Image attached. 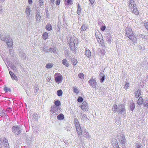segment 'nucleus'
Returning <instances> with one entry per match:
<instances>
[{
  "label": "nucleus",
  "instance_id": "f257e3e1",
  "mask_svg": "<svg viewBox=\"0 0 148 148\" xmlns=\"http://www.w3.org/2000/svg\"><path fill=\"white\" fill-rule=\"evenodd\" d=\"M125 30L126 34L128 38L133 42L135 43L136 40V38L134 34L130 27H128L126 28Z\"/></svg>",
  "mask_w": 148,
  "mask_h": 148
},
{
  "label": "nucleus",
  "instance_id": "f03ea898",
  "mask_svg": "<svg viewBox=\"0 0 148 148\" xmlns=\"http://www.w3.org/2000/svg\"><path fill=\"white\" fill-rule=\"evenodd\" d=\"M0 39L5 42L8 47L12 46L13 45L12 39L8 36H3L2 34H0Z\"/></svg>",
  "mask_w": 148,
  "mask_h": 148
},
{
  "label": "nucleus",
  "instance_id": "7ed1b4c3",
  "mask_svg": "<svg viewBox=\"0 0 148 148\" xmlns=\"http://www.w3.org/2000/svg\"><path fill=\"white\" fill-rule=\"evenodd\" d=\"M60 108L59 106H53L50 109V111L54 115H57L60 112Z\"/></svg>",
  "mask_w": 148,
  "mask_h": 148
},
{
  "label": "nucleus",
  "instance_id": "20e7f679",
  "mask_svg": "<svg viewBox=\"0 0 148 148\" xmlns=\"http://www.w3.org/2000/svg\"><path fill=\"white\" fill-rule=\"evenodd\" d=\"M3 144L4 148H10L8 140L5 138L3 140H0V148H3L2 146Z\"/></svg>",
  "mask_w": 148,
  "mask_h": 148
},
{
  "label": "nucleus",
  "instance_id": "39448f33",
  "mask_svg": "<svg viewBox=\"0 0 148 148\" xmlns=\"http://www.w3.org/2000/svg\"><path fill=\"white\" fill-rule=\"evenodd\" d=\"M55 80L56 82L59 84L61 83L62 80V77L61 74L59 73H56L54 75Z\"/></svg>",
  "mask_w": 148,
  "mask_h": 148
},
{
  "label": "nucleus",
  "instance_id": "423d86ee",
  "mask_svg": "<svg viewBox=\"0 0 148 148\" xmlns=\"http://www.w3.org/2000/svg\"><path fill=\"white\" fill-rule=\"evenodd\" d=\"M77 41V39H75L72 38L70 39L69 45L70 48L73 51H74L75 49V42L76 43Z\"/></svg>",
  "mask_w": 148,
  "mask_h": 148
},
{
  "label": "nucleus",
  "instance_id": "0eeeda50",
  "mask_svg": "<svg viewBox=\"0 0 148 148\" xmlns=\"http://www.w3.org/2000/svg\"><path fill=\"white\" fill-rule=\"evenodd\" d=\"M74 121L75 126V127L77 133L78 134H81L80 131L82 129L81 128L78 121L77 119H75Z\"/></svg>",
  "mask_w": 148,
  "mask_h": 148
},
{
  "label": "nucleus",
  "instance_id": "6e6552de",
  "mask_svg": "<svg viewBox=\"0 0 148 148\" xmlns=\"http://www.w3.org/2000/svg\"><path fill=\"white\" fill-rule=\"evenodd\" d=\"M80 134H78L79 135H82V136L86 138H90V136L89 135L88 133L86 131V129H82L81 131Z\"/></svg>",
  "mask_w": 148,
  "mask_h": 148
},
{
  "label": "nucleus",
  "instance_id": "1a4fd4ad",
  "mask_svg": "<svg viewBox=\"0 0 148 148\" xmlns=\"http://www.w3.org/2000/svg\"><path fill=\"white\" fill-rule=\"evenodd\" d=\"M21 130V128L17 126H13L12 128V132L16 135L20 133Z\"/></svg>",
  "mask_w": 148,
  "mask_h": 148
},
{
  "label": "nucleus",
  "instance_id": "9d476101",
  "mask_svg": "<svg viewBox=\"0 0 148 148\" xmlns=\"http://www.w3.org/2000/svg\"><path fill=\"white\" fill-rule=\"evenodd\" d=\"M119 138L120 139L119 140V141L122 145V147L123 148H125V144L126 142V140L125 139L124 135L123 134H121Z\"/></svg>",
  "mask_w": 148,
  "mask_h": 148
},
{
  "label": "nucleus",
  "instance_id": "9b49d317",
  "mask_svg": "<svg viewBox=\"0 0 148 148\" xmlns=\"http://www.w3.org/2000/svg\"><path fill=\"white\" fill-rule=\"evenodd\" d=\"M36 22L37 23H39L41 21V16L40 15V12L36 11L35 13Z\"/></svg>",
  "mask_w": 148,
  "mask_h": 148
},
{
  "label": "nucleus",
  "instance_id": "f8f14e48",
  "mask_svg": "<svg viewBox=\"0 0 148 148\" xmlns=\"http://www.w3.org/2000/svg\"><path fill=\"white\" fill-rule=\"evenodd\" d=\"M81 108L83 111H88V107L87 103L85 101L83 102L82 103Z\"/></svg>",
  "mask_w": 148,
  "mask_h": 148
},
{
  "label": "nucleus",
  "instance_id": "ddd939ff",
  "mask_svg": "<svg viewBox=\"0 0 148 148\" xmlns=\"http://www.w3.org/2000/svg\"><path fill=\"white\" fill-rule=\"evenodd\" d=\"M89 82L90 85L92 88H95L96 87V85H97V84L96 80L93 79H91L89 80Z\"/></svg>",
  "mask_w": 148,
  "mask_h": 148
},
{
  "label": "nucleus",
  "instance_id": "4468645a",
  "mask_svg": "<svg viewBox=\"0 0 148 148\" xmlns=\"http://www.w3.org/2000/svg\"><path fill=\"white\" fill-rule=\"evenodd\" d=\"M19 56L22 58L23 59H27V56L24 53V51L22 49H20L19 51Z\"/></svg>",
  "mask_w": 148,
  "mask_h": 148
},
{
  "label": "nucleus",
  "instance_id": "2eb2a0df",
  "mask_svg": "<svg viewBox=\"0 0 148 148\" xmlns=\"http://www.w3.org/2000/svg\"><path fill=\"white\" fill-rule=\"evenodd\" d=\"M31 10L30 8L29 7H27L25 9V16L27 18H29L30 15V13Z\"/></svg>",
  "mask_w": 148,
  "mask_h": 148
},
{
  "label": "nucleus",
  "instance_id": "dca6fc26",
  "mask_svg": "<svg viewBox=\"0 0 148 148\" xmlns=\"http://www.w3.org/2000/svg\"><path fill=\"white\" fill-rule=\"evenodd\" d=\"M85 54L86 56L89 58H92L91 53L90 51L86 49L85 51Z\"/></svg>",
  "mask_w": 148,
  "mask_h": 148
},
{
  "label": "nucleus",
  "instance_id": "f3484780",
  "mask_svg": "<svg viewBox=\"0 0 148 148\" xmlns=\"http://www.w3.org/2000/svg\"><path fill=\"white\" fill-rule=\"evenodd\" d=\"M124 107L123 105H120L118 106L117 112H121L122 113L124 111Z\"/></svg>",
  "mask_w": 148,
  "mask_h": 148
},
{
  "label": "nucleus",
  "instance_id": "a211bd4d",
  "mask_svg": "<svg viewBox=\"0 0 148 148\" xmlns=\"http://www.w3.org/2000/svg\"><path fill=\"white\" fill-rule=\"evenodd\" d=\"M9 71V73L11 77L13 80H17V76L15 75L12 72L10 71V69H8Z\"/></svg>",
  "mask_w": 148,
  "mask_h": 148
},
{
  "label": "nucleus",
  "instance_id": "6ab92c4d",
  "mask_svg": "<svg viewBox=\"0 0 148 148\" xmlns=\"http://www.w3.org/2000/svg\"><path fill=\"white\" fill-rule=\"evenodd\" d=\"M133 13L135 14L136 15H138L139 13L138 10H137V8L136 7H134L133 8Z\"/></svg>",
  "mask_w": 148,
  "mask_h": 148
},
{
  "label": "nucleus",
  "instance_id": "aec40b11",
  "mask_svg": "<svg viewBox=\"0 0 148 148\" xmlns=\"http://www.w3.org/2000/svg\"><path fill=\"white\" fill-rule=\"evenodd\" d=\"M88 27L86 25L83 24L81 27L80 29L81 31H83L86 29Z\"/></svg>",
  "mask_w": 148,
  "mask_h": 148
},
{
  "label": "nucleus",
  "instance_id": "412c9836",
  "mask_svg": "<svg viewBox=\"0 0 148 148\" xmlns=\"http://www.w3.org/2000/svg\"><path fill=\"white\" fill-rule=\"evenodd\" d=\"M64 116L62 114H60L57 116L58 119L59 120H63L64 118Z\"/></svg>",
  "mask_w": 148,
  "mask_h": 148
},
{
  "label": "nucleus",
  "instance_id": "4be33fe9",
  "mask_svg": "<svg viewBox=\"0 0 148 148\" xmlns=\"http://www.w3.org/2000/svg\"><path fill=\"white\" fill-rule=\"evenodd\" d=\"M95 36L97 39L100 40L101 35L100 33L99 32H95Z\"/></svg>",
  "mask_w": 148,
  "mask_h": 148
},
{
  "label": "nucleus",
  "instance_id": "5701e85b",
  "mask_svg": "<svg viewBox=\"0 0 148 148\" xmlns=\"http://www.w3.org/2000/svg\"><path fill=\"white\" fill-rule=\"evenodd\" d=\"M62 63L63 64L66 66H69V63L67 62V61L66 59H64L62 61Z\"/></svg>",
  "mask_w": 148,
  "mask_h": 148
},
{
  "label": "nucleus",
  "instance_id": "b1692460",
  "mask_svg": "<svg viewBox=\"0 0 148 148\" xmlns=\"http://www.w3.org/2000/svg\"><path fill=\"white\" fill-rule=\"evenodd\" d=\"M71 62L74 65H76L77 62V59L75 58H72L71 59Z\"/></svg>",
  "mask_w": 148,
  "mask_h": 148
},
{
  "label": "nucleus",
  "instance_id": "393cba45",
  "mask_svg": "<svg viewBox=\"0 0 148 148\" xmlns=\"http://www.w3.org/2000/svg\"><path fill=\"white\" fill-rule=\"evenodd\" d=\"M136 92L135 93V96L136 97H138L141 94V91L139 89H138V90L137 91H136Z\"/></svg>",
  "mask_w": 148,
  "mask_h": 148
},
{
  "label": "nucleus",
  "instance_id": "a878e982",
  "mask_svg": "<svg viewBox=\"0 0 148 148\" xmlns=\"http://www.w3.org/2000/svg\"><path fill=\"white\" fill-rule=\"evenodd\" d=\"M46 29L48 31H50L52 29V26L50 24H48L46 27Z\"/></svg>",
  "mask_w": 148,
  "mask_h": 148
},
{
  "label": "nucleus",
  "instance_id": "bb28decb",
  "mask_svg": "<svg viewBox=\"0 0 148 148\" xmlns=\"http://www.w3.org/2000/svg\"><path fill=\"white\" fill-rule=\"evenodd\" d=\"M65 4L66 5H71L72 3V0H65Z\"/></svg>",
  "mask_w": 148,
  "mask_h": 148
},
{
  "label": "nucleus",
  "instance_id": "cd10ccee",
  "mask_svg": "<svg viewBox=\"0 0 148 148\" xmlns=\"http://www.w3.org/2000/svg\"><path fill=\"white\" fill-rule=\"evenodd\" d=\"M80 11L81 8L80 6V5L79 4H78L77 6V12L78 15H80Z\"/></svg>",
  "mask_w": 148,
  "mask_h": 148
},
{
  "label": "nucleus",
  "instance_id": "c85d7f7f",
  "mask_svg": "<svg viewBox=\"0 0 148 148\" xmlns=\"http://www.w3.org/2000/svg\"><path fill=\"white\" fill-rule=\"evenodd\" d=\"M143 102V100L142 97H140L138 100V103L139 105H140Z\"/></svg>",
  "mask_w": 148,
  "mask_h": 148
},
{
  "label": "nucleus",
  "instance_id": "c756f323",
  "mask_svg": "<svg viewBox=\"0 0 148 148\" xmlns=\"http://www.w3.org/2000/svg\"><path fill=\"white\" fill-rule=\"evenodd\" d=\"M57 94L58 96H61L62 94V90H58L57 92Z\"/></svg>",
  "mask_w": 148,
  "mask_h": 148
},
{
  "label": "nucleus",
  "instance_id": "7c9ffc66",
  "mask_svg": "<svg viewBox=\"0 0 148 148\" xmlns=\"http://www.w3.org/2000/svg\"><path fill=\"white\" fill-rule=\"evenodd\" d=\"M73 90L74 92L76 94H78L79 93V91L76 86L73 87Z\"/></svg>",
  "mask_w": 148,
  "mask_h": 148
},
{
  "label": "nucleus",
  "instance_id": "2f4dec72",
  "mask_svg": "<svg viewBox=\"0 0 148 148\" xmlns=\"http://www.w3.org/2000/svg\"><path fill=\"white\" fill-rule=\"evenodd\" d=\"M39 118V116L36 113H34L33 115V118L35 120H37Z\"/></svg>",
  "mask_w": 148,
  "mask_h": 148
},
{
  "label": "nucleus",
  "instance_id": "473e14b6",
  "mask_svg": "<svg viewBox=\"0 0 148 148\" xmlns=\"http://www.w3.org/2000/svg\"><path fill=\"white\" fill-rule=\"evenodd\" d=\"M48 34L46 32L44 33L42 35L43 39L44 40L46 39L48 37Z\"/></svg>",
  "mask_w": 148,
  "mask_h": 148
},
{
  "label": "nucleus",
  "instance_id": "72a5a7b5",
  "mask_svg": "<svg viewBox=\"0 0 148 148\" xmlns=\"http://www.w3.org/2000/svg\"><path fill=\"white\" fill-rule=\"evenodd\" d=\"M111 36L110 34H108V36H106L107 40L109 43H110L111 42Z\"/></svg>",
  "mask_w": 148,
  "mask_h": 148
},
{
  "label": "nucleus",
  "instance_id": "f704fd0d",
  "mask_svg": "<svg viewBox=\"0 0 148 148\" xmlns=\"http://www.w3.org/2000/svg\"><path fill=\"white\" fill-rule=\"evenodd\" d=\"M53 65L52 64L49 63L47 64L46 65V67L47 69H50L52 67Z\"/></svg>",
  "mask_w": 148,
  "mask_h": 148
},
{
  "label": "nucleus",
  "instance_id": "c9c22d12",
  "mask_svg": "<svg viewBox=\"0 0 148 148\" xmlns=\"http://www.w3.org/2000/svg\"><path fill=\"white\" fill-rule=\"evenodd\" d=\"M116 123L118 125H120L121 124V121L120 118H118L116 121Z\"/></svg>",
  "mask_w": 148,
  "mask_h": 148
},
{
  "label": "nucleus",
  "instance_id": "e433bc0d",
  "mask_svg": "<svg viewBox=\"0 0 148 148\" xmlns=\"http://www.w3.org/2000/svg\"><path fill=\"white\" fill-rule=\"evenodd\" d=\"M118 108V107H117V106L116 105H114L113 107V110L114 111V112H115L117 111Z\"/></svg>",
  "mask_w": 148,
  "mask_h": 148
},
{
  "label": "nucleus",
  "instance_id": "4c0bfd02",
  "mask_svg": "<svg viewBox=\"0 0 148 148\" xmlns=\"http://www.w3.org/2000/svg\"><path fill=\"white\" fill-rule=\"evenodd\" d=\"M44 3V0H39L38 1V3L40 6H41Z\"/></svg>",
  "mask_w": 148,
  "mask_h": 148
},
{
  "label": "nucleus",
  "instance_id": "58836bf2",
  "mask_svg": "<svg viewBox=\"0 0 148 148\" xmlns=\"http://www.w3.org/2000/svg\"><path fill=\"white\" fill-rule=\"evenodd\" d=\"M55 103V105L56 106H59L60 104V103L59 101V100H57L55 101L54 102Z\"/></svg>",
  "mask_w": 148,
  "mask_h": 148
},
{
  "label": "nucleus",
  "instance_id": "ea45409f",
  "mask_svg": "<svg viewBox=\"0 0 148 148\" xmlns=\"http://www.w3.org/2000/svg\"><path fill=\"white\" fill-rule=\"evenodd\" d=\"M135 105L134 103L131 104L130 106V109L133 111L135 108Z\"/></svg>",
  "mask_w": 148,
  "mask_h": 148
},
{
  "label": "nucleus",
  "instance_id": "a19ab883",
  "mask_svg": "<svg viewBox=\"0 0 148 148\" xmlns=\"http://www.w3.org/2000/svg\"><path fill=\"white\" fill-rule=\"evenodd\" d=\"M48 50H49V51H50L51 52H53L55 53L56 52V50L55 48H51L49 49H47Z\"/></svg>",
  "mask_w": 148,
  "mask_h": 148
},
{
  "label": "nucleus",
  "instance_id": "79ce46f5",
  "mask_svg": "<svg viewBox=\"0 0 148 148\" xmlns=\"http://www.w3.org/2000/svg\"><path fill=\"white\" fill-rule=\"evenodd\" d=\"M78 77L81 79H84V75L82 73H80L78 75Z\"/></svg>",
  "mask_w": 148,
  "mask_h": 148
},
{
  "label": "nucleus",
  "instance_id": "37998d69",
  "mask_svg": "<svg viewBox=\"0 0 148 148\" xmlns=\"http://www.w3.org/2000/svg\"><path fill=\"white\" fill-rule=\"evenodd\" d=\"M136 148H142V146L138 143L136 144Z\"/></svg>",
  "mask_w": 148,
  "mask_h": 148
},
{
  "label": "nucleus",
  "instance_id": "c03bdc74",
  "mask_svg": "<svg viewBox=\"0 0 148 148\" xmlns=\"http://www.w3.org/2000/svg\"><path fill=\"white\" fill-rule=\"evenodd\" d=\"M100 52L103 55H104L106 53L105 51L103 49H101L100 50Z\"/></svg>",
  "mask_w": 148,
  "mask_h": 148
},
{
  "label": "nucleus",
  "instance_id": "a18cd8bd",
  "mask_svg": "<svg viewBox=\"0 0 148 148\" xmlns=\"http://www.w3.org/2000/svg\"><path fill=\"white\" fill-rule=\"evenodd\" d=\"M77 101L79 102H82L83 101V99L81 97H79L77 99Z\"/></svg>",
  "mask_w": 148,
  "mask_h": 148
},
{
  "label": "nucleus",
  "instance_id": "49530a36",
  "mask_svg": "<svg viewBox=\"0 0 148 148\" xmlns=\"http://www.w3.org/2000/svg\"><path fill=\"white\" fill-rule=\"evenodd\" d=\"M81 116L83 119H86L87 118V115L86 114H82Z\"/></svg>",
  "mask_w": 148,
  "mask_h": 148
},
{
  "label": "nucleus",
  "instance_id": "de8ad7c7",
  "mask_svg": "<svg viewBox=\"0 0 148 148\" xmlns=\"http://www.w3.org/2000/svg\"><path fill=\"white\" fill-rule=\"evenodd\" d=\"M9 49V51L10 53V54L12 53L13 50V48L12 46L11 47H8Z\"/></svg>",
  "mask_w": 148,
  "mask_h": 148
},
{
  "label": "nucleus",
  "instance_id": "09e8293b",
  "mask_svg": "<svg viewBox=\"0 0 148 148\" xmlns=\"http://www.w3.org/2000/svg\"><path fill=\"white\" fill-rule=\"evenodd\" d=\"M129 86V84L128 83H126L125 84V89H127L128 88Z\"/></svg>",
  "mask_w": 148,
  "mask_h": 148
},
{
  "label": "nucleus",
  "instance_id": "8fccbe9b",
  "mask_svg": "<svg viewBox=\"0 0 148 148\" xmlns=\"http://www.w3.org/2000/svg\"><path fill=\"white\" fill-rule=\"evenodd\" d=\"M4 90L6 92H8V91L10 90V89L7 88L6 87H5L4 88Z\"/></svg>",
  "mask_w": 148,
  "mask_h": 148
},
{
  "label": "nucleus",
  "instance_id": "3c124183",
  "mask_svg": "<svg viewBox=\"0 0 148 148\" xmlns=\"http://www.w3.org/2000/svg\"><path fill=\"white\" fill-rule=\"evenodd\" d=\"M105 75H103L101 79H100V82L101 83H102L104 81V80L105 79Z\"/></svg>",
  "mask_w": 148,
  "mask_h": 148
},
{
  "label": "nucleus",
  "instance_id": "603ef678",
  "mask_svg": "<svg viewBox=\"0 0 148 148\" xmlns=\"http://www.w3.org/2000/svg\"><path fill=\"white\" fill-rule=\"evenodd\" d=\"M98 41L99 42L100 44H102L103 42V40L102 39H100V40L98 39Z\"/></svg>",
  "mask_w": 148,
  "mask_h": 148
},
{
  "label": "nucleus",
  "instance_id": "864d4df0",
  "mask_svg": "<svg viewBox=\"0 0 148 148\" xmlns=\"http://www.w3.org/2000/svg\"><path fill=\"white\" fill-rule=\"evenodd\" d=\"M144 25L146 28L148 30V22H147L144 23Z\"/></svg>",
  "mask_w": 148,
  "mask_h": 148
},
{
  "label": "nucleus",
  "instance_id": "5fc2aeb1",
  "mask_svg": "<svg viewBox=\"0 0 148 148\" xmlns=\"http://www.w3.org/2000/svg\"><path fill=\"white\" fill-rule=\"evenodd\" d=\"M106 26H103L101 27V30L102 31H104L106 29Z\"/></svg>",
  "mask_w": 148,
  "mask_h": 148
},
{
  "label": "nucleus",
  "instance_id": "6e6d98bb",
  "mask_svg": "<svg viewBox=\"0 0 148 148\" xmlns=\"http://www.w3.org/2000/svg\"><path fill=\"white\" fill-rule=\"evenodd\" d=\"M10 66L11 69L13 70H15L16 69V68L15 66L13 65H11Z\"/></svg>",
  "mask_w": 148,
  "mask_h": 148
},
{
  "label": "nucleus",
  "instance_id": "4d7b16f0",
  "mask_svg": "<svg viewBox=\"0 0 148 148\" xmlns=\"http://www.w3.org/2000/svg\"><path fill=\"white\" fill-rule=\"evenodd\" d=\"M51 78V76H48L47 78V81L48 82H50Z\"/></svg>",
  "mask_w": 148,
  "mask_h": 148
},
{
  "label": "nucleus",
  "instance_id": "13d9d810",
  "mask_svg": "<svg viewBox=\"0 0 148 148\" xmlns=\"http://www.w3.org/2000/svg\"><path fill=\"white\" fill-rule=\"evenodd\" d=\"M144 105L145 106L148 107V100H147L145 101Z\"/></svg>",
  "mask_w": 148,
  "mask_h": 148
},
{
  "label": "nucleus",
  "instance_id": "bf43d9fd",
  "mask_svg": "<svg viewBox=\"0 0 148 148\" xmlns=\"http://www.w3.org/2000/svg\"><path fill=\"white\" fill-rule=\"evenodd\" d=\"M131 6L132 7V8H133V7L134 8V7H136V4L134 2L132 3L131 4L130 6Z\"/></svg>",
  "mask_w": 148,
  "mask_h": 148
},
{
  "label": "nucleus",
  "instance_id": "052dcab7",
  "mask_svg": "<svg viewBox=\"0 0 148 148\" xmlns=\"http://www.w3.org/2000/svg\"><path fill=\"white\" fill-rule=\"evenodd\" d=\"M38 87L35 86L34 91L35 93H36L38 91Z\"/></svg>",
  "mask_w": 148,
  "mask_h": 148
},
{
  "label": "nucleus",
  "instance_id": "680f3d73",
  "mask_svg": "<svg viewBox=\"0 0 148 148\" xmlns=\"http://www.w3.org/2000/svg\"><path fill=\"white\" fill-rule=\"evenodd\" d=\"M56 5H59L60 3V0H56Z\"/></svg>",
  "mask_w": 148,
  "mask_h": 148
},
{
  "label": "nucleus",
  "instance_id": "e2e57ef3",
  "mask_svg": "<svg viewBox=\"0 0 148 148\" xmlns=\"http://www.w3.org/2000/svg\"><path fill=\"white\" fill-rule=\"evenodd\" d=\"M112 145H113V147L114 148L116 146V145H118V143H112Z\"/></svg>",
  "mask_w": 148,
  "mask_h": 148
},
{
  "label": "nucleus",
  "instance_id": "0e129e2a",
  "mask_svg": "<svg viewBox=\"0 0 148 148\" xmlns=\"http://www.w3.org/2000/svg\"><path fill=\"white\" fill-rule=\"evenodd\" d=\"M134 2V1L133 0H130L129 2V5L130 7L131 4L132 3Z\"/></svg>",
  "mask_w": 148,
  "mask_h": 148
},
{
  "label": "nucleus",
  "instance_id": "69168bd1",
  "mask_svg": "<svg viewBox=\"0 0 148 148\" xmlns=\"http://www.w3.org/2000/svg\"><path fill=\"white\" fill-rule=\"evenodd\" d=\"M140 37L142 38L143 39L145 38H146V37L145 36H144L143 35H140Z\"/></svg>",
  "mask_w": 148,
  "mask_h": 148
},
{
  "label": "nucleus",
  "instance_id": "338daca9",
  "mask_svg": "<svg viewBox=\"0 0 148 148\" xmlns=\"http://www.w3.org/2000/svg\"><path fill=\"white\" fill-rule=\"evenodd\" d=\"M89 1L91 4H93L95 2V0H89Z\"/></svg>",
  "mask_w": 148,
  "mask_h": 148
},
{
  "label": "nucleus",
  "instance_id": "774afa93",
  "mask_svg": "<svg viewBox=\"0 0 148 148\" xmlns=\"http://www.w3.org/2000/svg\"><path fill=\"white\" fill-rule=\"evenodd\" d=\"M28 2L29 4H31L32 3V0H28Z\"/></svg>",
  "mask_w": 148,
  "mask_h": 148
}]
</instances>
